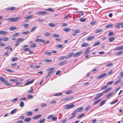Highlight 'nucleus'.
Instances as JSON below:
<instances>
[{
	"mask_svg": "<svg viewBox=\"0 0 123 123\" xmlns=\"http://www.w3.org/2000/svg\"><path fill=\"white\" fill-rule=\"evenodd\" d=\"M0 81L1 82L4 83L5 85H6L7 86L12 85V84L7 83V81L5 80V79L3 77Z\"/></svg>",
	"mask_w": 123,
	"mask_h": 123,
	"instance_id": "f257e3e1",
	"label": "nucleus"
},
{
	"mask_svg": "<svg viewBox=\"0 0 123 123\" xmlns=\"http://www.w3.org/2000/svg\"><path fill=\"white\" fill-rule=\"evenodd\" d=\"M83 53V51H81L77 52L74 54V55H73V57H77L81 55Z\"/></svg>",
	"mask_w": 123,
	"mask_h": 123,
	"instance_id": "f03ea898",
	"label": "nucleus"
},
{
	"mask_svg": "<svg viewBox=\"0 0 123 123\" xmlns=\"http://www.w3.org/2000/svg\"><path fill=\"white\" fill-rule=\"evenodd\" d=\"M20 18V17H17L16 18H12V22H16L18 21Z\"/></svg>",
	"mask_w": 123,
	"mask_h": 123,
	"instance_id": "7ed1b4c3",
	"label": "nucleus"
},
{
	"mask_svg": "<svg viewBox=\"0 0 123 123\" xmlns=\"http://www.w3.org/2000/svg\"><path fill=\"white\" fill-rule=\"evenodd\" d=\"M107 75V74L106 73L103 74L99 75L97 78L98 79H100L103 78Z\"/></svg>",
	"mask_w": 123,
	"mask_h": 123,
	"instance_id": "20e7f679",
	"label": "nucleus"
},
{
	"mask_svg": "<svg viewBox=\"0 0 123 123\" xmlns=\"http://www.w3.org/2000/svg\"><path fill=\"white\" fill-rule=\"evenodd\" d=\"M83 109V107H81L77 108L74 111H75V112L77 113L78 112H80Z\"/></svg>",
	"mask_w": 123,
	"mask_h": 123,
	"instance_id": "39448f33",
	"label": "nucleus"
},
{
	"mask_svg": "<svg viewBox=\"0 0 123 123\" xmlns=\"http://www.w3.org/2000/svg\"><path fill=\"white\" fill-rule=\"evenodd\" d=\"M77 113L75 112V111H74L71 114V115H72V116L69 118V119L70 120L73 118L75 116V115Z\"/></svg>",
	"mask_w": 123,
	"mask_h": 123,
	"instance_id": "423d86ee",
	"label": "nucleus"
},
{
	"mask_svg": "<svg viewBox=\"0 0 123 123\" xmlns=\"http://www.w3.org/2000/svg\"><path fill=\"white\" fill-rule=\"evenodd\" d=\"M47 13L45 11H41L37 12L36 14L38 15H43L46 14Z\"/></svg>",
	"mask_w": 123,
	"mask_h": 123,
	"instance_id": "0eeeda50",
	"label": "nucleus"
},
{
	"mask_svg": "<svg viewBox=\"0 0 123 123\" xmlns=\"http://www.w3.org/2000/svg\"><path fill=\"white\" fill-rule=\"evenodd\" d=\"M74 97L73 96L65 98L64 99V100L65 101H68L72 99Z\"/></svg>",
	"mask_w": 123,
	"mask_h": 123,
	"instance_id": "6e6552de",
	"label": "nucleus"
},
{
	"mask_svg": "<svg viewBox=\"0 0 123 123\" xmlns=\"http://www.w3.org/2000/svg\"><path fill=\"white\" fill-rule=\"evenodd\" d=\"M42 116L41 115H38L35 116L33 117V119H37L40 118Z\"/></svg>",
	"mask_w": 123,
	"mask_h": 123,
	"instance_id": "1a4fd4ad",
	"label": "nucleus"
},
{
	"mask_svg": "<svg viewBox=\"0 0 123 123\" xmlns=\"http://www.w3.org/2000/svg\"><path fill=\"white\" fill-rule=\"evenodd\" d=\"M123 49V46H121L116 48L115 49L116 50H120Z\"/></svg>",
	"mask_w": 123,
	"mask_h": 123,
	"instance_id": "9d476101",
	"label": "nucleus"
},
{
	"mask_svg": "<svg viewBox=\"0 0 123 123\" xmlns=\"http://www.w3.org/2000/svg\"><path fill=\"white\" fill-rule=\"evenodd\" d=\"M90 48L89 47H88L86 49L85 51L84 54H86L89 52L90 51Z\"/></svg>",
	"mask_w": 123,
	"mask_h": 123,
	"instance_id": "9b49d317",
	"label": "nucleus"
},
{
	"mask_svg": "<svg viewBox=\"0 0 123 123\" xmlns=\"http://www.w3.org/2000/svg\"><path fill=\"white\" fill-rule=\"evenodd\" d=\"M95 37V36H90L87 38V40L88 41H90L94 39Z\"/></svg>",
	"mask_w": 123,
	"mask_h": 123,
	"instance_id": "f8f14e48",
	"label": "nucleus"
},
{
	"mask_svg": "<svg viewBox=\"0 0 123 123\" xmlns=\"http://www.w3.org/2000/svg\"><path fill=\"white\" fill-rule=\"evenodd\" d=\"M113 92H111L109 93L107 96H106L105 98L108 99H109V97L111 96L113 94Z\"/></svg>",
	"mask_w": 123,
	"mask_h": 123,
	"instance_id": "ddd939ff",
	"label": "nucleus"
},
{
	"mask_svg": "<svg viewBox=\"0 0 123 123\" xmlns=\"http://www.w3.org/2000/svg\"><path fill=\"white\" fill-rule=\"evenodd\" d=\"M121 80H122L121 79V78H120L118 79L117 81L114 83V85H116L118 84L120 82H121Z\"/></svg>",
	"mask_w": 123,
	"mask_h": 123,
	"instance_id": "4468645a",
	"label": "nucleus"
},
{
	"mask_svg": "<svg viewBox=\"0 0 123 123\" xmlns=\"http://www.w3.org/2000/svg\"><path fill=\"white\" fill-rule=\"evenodd\" d=\"M33 17V15H30L24 17V18L25 19H30L32 18Z\"/></svg>",
	"mask_w": 123,
	"mask_h": 123,
	"instance_id": "2eb2a0df",
	"label": "nucleus"
},
{
	"mask_svg": "<svg viewBox=\"0 0 123 123\" xmlns=\"http://www.w3.org/2000/svg\"><path fill=\"white\" fill-rule=\"evenodd\" d=\"M53 72H54L53 71H52V72L50 71V72H48V74L47 75V76H46L45 78L46 79H47L49 77L50 75V74H52V73H53Z\"/></svg>",
	"mask_w": 123,
	"mask_h": 123,
	"instance_id": "dca6fc26",
	"label": "nucleus"
},
{
	"mask_svg": "<svg viewBox=\"0 0 123 123\" xmlns=\"http://www.w3.org/2000/svg\"><path fill=\"white\" fill-rule=\"evenodd\" d=\"M7 33V31H0V34L1 35H6Z\"/></svg>",
	"mask_w": 123,
	"mask_h": 123,
	"instance_id": "f3484780",
	"label": "nucleus"
},
{
	"mask_svg": "<svg viewBox=\"0 0 123 123\" xmlns=\"http://www.w3.org/2000/svg\"><path fill=\"white\" fill-rule=\"evenodd\" d=\"M31 119L29 117L25 118L24 120V121L26 122H28L31 121Z\"/></svg>",
	"mask_w": 123,
	"mask_h": 123,
	"instance_id": "a211bd4d",
	"label": "nucleus"
},
{
	"mask_svg": "<svg viewBox=\"0 0 123 123\" xmlns=\"http://www.w3.org/2000/svg\"><path fill=\"white\" fill-rule=\"evenodd\" d=\"M103 95V93H98L96 94V96L98 98H99L100 97Z\"/></svg>",
	"mask_w": 123,
	"mask_h": 123,
	"instance_id": "6ab92c4d",
	"label": "nucleus"
},
{
	"mask_svg": "<svg viewBox=\"0 0 123 123\" xmlns=\"http://www.w3.org/2000/svg\"><path fill=\"white\" fill-rule=\"evenodd\" d=\"M57 24H53L51 23H50L49 24V25L52 27H55L56 25H57Z\"/></svg>",
	"mask_w": 123,
	"mask_h": 123,
	"instance_id": "aec40b11",
	"label": "nucleus"
},
{
	"mask_svg": "<svg viewBox=\"0 0 123 123\" xmlns=\"http://www.w3.org/2000/svg\"><path fill=\"white\" fill-rule=\"evenodd\" d=\"M24 39L23 38H19L17 39L16 41L17 43H18L21 41H24Z\"/></svg>",
	"mask_w": 123,
	"mask_h": 123,
	"instance_id": "412c9836",
	"label": "nucleus"
},
{
	"mask_svg": "<svg viewBox=\"0 0 123 123\" xmlns=\"http://www.w3.org/2000/svg\"><path fill=\"white\" fill-rule=\"evenodd\" d=\"M17 28V27H16L12 26L9 29L11 31H13L16 29Z\"/></svg>",
	"mask_w": 123,
	"mask_h": 123,
	"instance_id": "4be33fe9",
	"label": "nucleus"
},
{
	"mask_svg": "<svg viewBox=\"0 0 123 123\" xmlns=\"http://www.w3.org/2000/svg\"><path fill=\"white\" fill-rule=\"evenodd\" d=\"M101 100H102L101 99H99L98 100L94 101V102L93 103V105H96V104L99 102L100 101H101Z\"/></svg>",
	"mask_w": 123,
	"mask_h": 123,
	"instance_id": "5701e85b",
	"label": "nucleus"
},
{
	"mask_svg": "<svg viewBox=\"0 0 123 123\" xmlns=\"http://www.w3.org/2000/svg\"><path fill=\"white\" fill-rule=\"evenodd\" d=\"M33 114L32 112L31 111H28L26 114V115L28 116H30L31 115Z\"/></svg>",
	"mask_w": 123,
	"mask_h": 123,
	"instance_id": "b1692460",
	"label": "nucleus"
},
{
	"mask_svg": "<svg viewBox=\"0 0 123 123\" xmlns=\"http://www.w3.org/2000/svg\"><path fill=\"white\" fill-rule=\"evenodd\" d=\"M34 80H33L31 81H30L29 82H28L25 84V85L26 86L29 84H31V83H32L34 82Z\"/></svg>",
	"mask_w": 123,
	"mask_h": 123,
	"instance_id": "393cba45",
	"label": "nucleus"
},
{
	"mask_svg": "<svg viewBox=\"0 0 123 123\" xmlns=\"http://www.w3.org/2000/svg\"><path fill=\"white\" fill-rule=\"evenodd\" d=\"M88 45L89 44L87 43H84L82 44L81 46L82 47H84L88 46Z\"/></svg>",
	"mask_w": 123,
	"mask_h": 123,
	"instance_id": "a878e982",
	"label": "nucleus"
},
{
	"mask_svg": "<svg viewBox=\"0 0 123 123\" xmlns=\"http://www.w3.org/2000/svg\"><path fill=\"white\" fill-rule=\"evenodd\" d=\"M123 53V51H120L118 52L117 53H116L115 54L116 55H119Z\"/></svg>",
	"mask_w": 123,
	"mask_h": 123,
	"instance_id": "bb28decb",
	"label": "nucleus"
},
{
	"mask_svg": "<svg viewBox=\"0 0 123 123\" xmlns=\"http://www.w3.org/2000/svg\"><path fill=\"white\" fill-rule=\"evenodd\" d=\"M74 54V52H72L68 54V58L71 57Z\"/></svg>",
	"mask_w": 123,
	"mask_h": 123,
	"instance_id": "cd10ccee",
	"label": "nucleus"
},
{
	"mask_svg": "<svg viewBox=\"0 0 123 123\" xmlns=\"http://www.w3.org/2000/svg\"><path fill=\"white\" fill-rule=\"evenodd\" d=\"M70 29L69 28H64L63 30L66 32H68L70 30Z\"/></svg>",
	"mask_w": 123,
	"mask_h": 123,
	"instance_id": "c85d7f7f",
	"label": "nucleus"
},
{
	"mask_svg": "<svg viewBox=\"0 0 123 123\" xmlns=\"http://www.w3.org/2000/svg\"><path fill=\"white\" fill-rule=\"evenodd\" d=\"M106 100H104L102 101V102H101L99 104V106H102L106 102Z\"/></svg>",
	"mask_w": 123,
	"mask_h": 123,
	"instance_id": "c756f323",
	"label": "nucleus"
},
{
	"mask_svg": "<svg viewBox=\"0 0 123 123\" xmlns=\"http://www.w3.org/2000/svg\"><path fill=\"white\" fill-rule=\"evenodd\" d=\"M17 109H15L13 110L12 111L10 112V114H12L15 113Z\"/></svg>",
	"mask_w": 123,
	"mask_h": 123,
	"instance_id": "7c9ffc66",
	"label": "nucleus"
},
{
	"mask_svg": "<svg viewBox=\"0 0 123 123\" xmlns=\"http://www.w3.org/2000/svg\"><path fill=\"white\" fill-rule=\"evenodd\" d=\"M5 20L6 21H11L12 22V18H8L5 19Z\"/></svg>",
	"mask_w": 123,
	"mask_h": 123,
	"instance_id": "2f4dec72",
	"label": "nucleus"
},
{
	"mask_svg": "<svg viewBox=\"0 0 123 123\" xmlns=\"http://www.w3.org/2000/svg\"><path fill=\"white\" fill-rule=\"evenodd\" d=\"M113 26V24L110 25H108L106 26L105 28H109V27H112Z\"/></svg>",
	"mask_w": 123,
	"mask_h": 123,
	"instance_id": "473e14b6",
	"label": "nucleus"
},
{
	"mask_svg": "<svg viewBox=\"0 0 123 123\" xmlns=\"http://www.w3.org/2000/svg\"><path fill=\"white\" fill-rule=\"evenodd\" d=\"M24 103L22 102H20L19 104V106L21 107H23L24 105Z\"/></svg>",
	"mask_w": 123,
	"mask_h": 123,
	"instance_id": "72a5a7b5",
	"label": "nucleus"
},
{
	"mask_svg": "<svg viewBox=\"0 0 123 123\" xmlns=\"http://www.w3.org/2000/svg\"><path fill=\"white\" fill-rule=\"evenodd\" d=\"M4 49H9V50L11 51L12 49V48H10V46H9L4 48Z\"/></svg>",
	"mask_w": 123,
	"mask_h": 123,
	"instance_id": "f704fd0d",
	"label": "nucleus"
},
{
	"mask_svg": "<svg viewBox=\"0 0 123 123\" xmlns=\"http://www.w3.org/2000/svg\"><path fill=\"white\" fill-rule=\"evenodd\" d=\"M103 31V30L102 29H99L97 30L95 32L96 33H98L100 32H101Z\"/></svg>",
	"mask_w": 123,
	"mask_h": 123,
	"instance_id": "c9c22d12",
	"label": "nucleus"
},
{
	"mask_svg": "<svg viewBox=\"0 0 123 123\" xmlns=\"http://www.w3.org/2000/svg\"><path fill=\"white\" fill-rule=\"evenodd\" d=\"M52 37H59L60 36H59V35L58 34H54L53 35H52Z\"/></svg>",
	"mask_w": 123,
	"mask_h": 123,
	"instance_id": "e433bc0d",
	"label": "nucleus"
},
{
	"mask_svg": "<svg viewBox=\"0 0 123 123\" xmlns=\"http://www.w3.org/2000/svg\"><path fill=\"white\" fill-rule=\"evenodd\" d=\"M15 9V8L14 7H12L9 8H6V10H13Z\"/></svg>",
	"mask_w": 123,
	"mask_h": 123,
	"instance_id": "4c0bfd02",
	"label": "nucleus"
},
{
	"mask_svg": "<svg viewBox=\"0 0 123 123\" xmlns=\"http://www.w3.org/2000/svg\"><path fill=\"white\" fill-rule=\"evenodd\" d=\"M2 38L3 41H6L9 40L8 38L7 37H4Z\"/></svg>",
	"mask_w": 123,
	"mask_h": 123,
	"instance_id": "58836bf2",
	"label": "nucleus"
},
{
	"mask_svg": "<svg viewBox=\"0 0 123 123\" xmlns=\"http://www.w3.org/2000/svg\"><path fill=\"white\" fill-rule=\"evenodd\" d=\"M55 68H50L48 69L47 71L52 72L51 71L54 69Z\"/></svg>",
	"mask_w": 123,
	"mask_h": 123,
	"instance_id": "ea45409f",
	"label": "nucleus"
},
{
	"mask_svg": "<svg viewBox=\"0 0 123 123\" xmlns=\"http://www.w3.org/2000/svg\"><path fill=\"white\" fill-rule=\"evenodd\" d=\"M45 118L43 119L42 120H40L39 122V123H43L45 122Z\"/></svg>",
	"mask_w": 123,
	"mask_h": 123,
	"instance_id": "a19ab883",
	"label": "nucleus"
},
{
	"mask_svg": "<svg viewBox=\"0 0 123 123\" xmlns=\"http://www.w3.org/2000/svg\"><path fill=\"white\" fill-rule=\"evenodd\" d=\"M115 26L116 28H120L121 26L119 23H118Z\"/></svg>",
	"mask_w": 123,
	"mask_h": 123,
	"instance_id": "79ce46f5",
	"label": "nucleus"
},
{
	"mask_svg": "<svg viewBox=\"0 0 123 123\" xmlns=\"http://www.w3.org/2000/svg\"><path fill=\"white\" fill-rule=\"evenodd\" d=\"M19 35V34L18 33L16 32L15 33L12 35L13 37H15V36Z\"/></svg>",
	"mask_w": 123,
	"mask_h": 123,
	"instance_id": "37998d69",
	"label": "nucleus"
},
{
	"mask_svg": "<svg viewBox=\"0 0 123 123\" xmlns=\"http://www.w3.org/2000/svg\"><path fill=\"white\" fill-rule=\"evenodd\" d=\"M37 26H35L33 27L31 30V32L34 31L36 29H37Z\"/></svg>",
	"mask_w": 123,
	"mask_h": 123,
	"instance_id": "c03bdc74",
	"label": "nucleus"
},
{
	"mask_svg": "<svg viewBox=\"0 0 123 123\" xmlns=\"http://www.w3.org/2000/svg\"><path fill=\"white\" fill-rule=\"evenodd\" d=\"M80 20L81 22H85L86 21V19L85 18H81L80 19Z\"/></svg>",
	"mask_w": 123,
	"mask_h": 123,
	"instance_id": "a18cd8bd",
	"label": "nucleus"
},
{
	"mask_svg": "<svg viewBox=\"0 0 123 123\" xmlns=\"http://www.w3.org/2000/svg\"><path fill=\"white\" fill-rule=\"evenodd\" d=\"M12 62L17 61L18 60V58L16 57L14 58H12Z\"/></svg>",
	"mask_w": 123,
	"mask_h": 123,
	"instance_id": "49530a36",
	"label": "nucleus"
},
{
	"mask_svg": "<svg viewBox=\"0 0 123 123\" xmlns=\"http://www.w3.org/2000/svg\"><path fill=\"white\" fill-rule=\"evenodd\" d=\"M36 46V44L34 43H33L31 44L30 47L31 48L34 47Z\"/></svg>",
	"mask_w": 123,
	"mask_h": 123,
	"instance_id": "de8ad7c7",
	"label": "nucleus"
},
{
	"mask_svg": "<svg viewBox=\"0 0 123 123\" xmlns=\"http://www.w3.org/2000/svg\"><path fill=\"white\" fill-rule=\"evenodd\" d=\"M73 92V91L71 90L68 91L66 92V94H70Z\"/></svg>",
	"mask_w": 123,
	"mask_h": 123,
	"instance_id": "09e8293b",
	"label": "nucleus"
},
{
	"mask_svg": "<svg viewBox=\"0 0 123 123\" xmlns=\"http://www.w3.org/2000/svg\"><path fill=\"white\" fill-rule=\"evenodd\" d=\"M51 53V52L48 51H45L44 52V54L46 55H49Z\"/></svg>",
	"mask_w": 123,
	"mask_h": 123,
	"instance_id": "8fccbe9b",
	"label": "nucleus"
},
{
	"mask_svg": "<svg viewBox=\"0 0 123 123\" xmlns=\"http://www.w3.org/2000/svg\"><path fill=\"white\" fill-rule=\"evenodd\" d=\"M84 115V113H82L81 114V115L77 117V118H80L82 117H83Z\"/></svg>",
	"mask_w": 123,
	"mask_h": 123,
	"instance_id": "3c124183",
	"label": "nucleus"
},
{
	"mask_svg": "<svg viewBox=\"0 0 123 123\" xmlns=\"http://www.w3.org/2000/svg\"><path fill=\"white\" fill-rule=\"evenodd\" d=\"M29 32L28 31H26L23 32L22 34L23 35H27L29 34Z\"/></svg>",
	"mask_w": 123,
	"mask_h": 123,
	"instance_id": "603ef678",
	"label": "nucleus"
},
{
	"mask_svg": "<svg viewBox=\"0 0 123 123\" xmlns=\"http://www.w3.org/2000/svg\"><path fill=\"white\" fill-rule=\"evenodd\" d=\"M109 40L110 42H112L114 40V37H111L109 39Z\"/></svg>",
	"mask_w": 123,
	"mask_h": 123,
	"instance_id": "864d4df0",
	"label": "nucleus"
},
{
	"mask_svg": "<svg viewBox=\"0 0 123 123\" xmlns=\"http://www.w3.org/2000/svg\"><path fill=\"white\" fill-rule=\"evenodd\" d=\"M70 108V107H69V105H67L64 107V109H68Z\"/></svg>",
	"mask_w": 123,
	"mask_h": 123,
	"instance_id": "5fc2aeb1",
	"label": "nucleus"
},
{
	"mask_svg": "<svg viewBox=\"0 0 123 123\" xmlns=\"http://www.w3.org/2000/svg\"><path fill=\"white\" fill-rule=\"evenodd\" d=\"M63 59L62 56H61L58 58V60L59 61H61Z\"/></svg>",
	"mask_w": 123,
	"mask_h": 123,
	"instance_id": "6e6d98bb",
	"label": "nucleus"
},
{
	"mask_svg": "<svg viewBox=\"0 0 123 123\" xmlns=\"http://www.w3.org/2000/svg\"><path fill=\"white\" fill-rule=\"evenodd\" d=\"M65 61H63V62H61L59 64V65L61 66H62L65 64Z\"/></svg>",
	"mask_w": 123,
	"mask_h": 123,
	"instance_id": "4d7b16f0",
	"label": "nucleus"
},
{
	"mask_svg": "<svg viewBox=\"0 0 123 123\" xmlns=\"http://www.w3.org/2000/svg\"><path fill=\"white\" fill-rule=\"evenodd\" d=\"M108 86L107 85L104 86L101 88V90H102L103 89H104L106 88Z\"/></svg>",
	"mask_w": 123,
	"mask_h": 123,
	"instance_id": "13d9d810",
	"label": "nucleus"
},
{
	"mask_svg": "<svg viewBox=\"0 0 123 123\" xmlns=\"http://www.w3.org/2000/svg\"><path fill=\"white\" fill-rule=\"evenodd\" d=\"M76 33H79L80 32V30L79 29H77L74 31Z\"/></svg>",
	"mask_w": 123,
	"mask_h": 123,
	"instance_id": "bf43d9fd",
	"label": "nucleus"
},
{
	"mask_svg": "<svg viewBox=\"0 0 123 123\" xmlns=\"http://www.w3.org/2000/svg\"><path fill=\"white\" fill-rule=\"evenodd\" d=\"M100 43V42H97L95 43L93 45V46H94L96 45H98Z\"/></svg>",
	"mask_w": 123,
	"mask_h": 123,
	"instance_id": "052dcab7",
	"label": "nucleus"
},
{
	"mask_svg": "<svg viewBox=\"0 0 123 123\" xmlns=\"http://www.w3.org/2000/svg\"><path fill=\"white\" fill-rule=\"evenodd\" d=\"M112 65V63H109L107 64L106 65V67H109Z\"/></svg>",
	"mask_w": 123,
	"mask_h": 123,
	"instance_id": "680f3d73",
	"label": "nucleus"
},
{
	"mask_svg": "<svg viewBox=\"0 0 123 123\" xmlns=\"http://www.w3.org/2000/svg\"><path fill=\"white\" fill-rule=\"evenodd\" d=\"M23 26L25 28H27L28 27L29 25L27 24H25Z\"/></svg>",
	"mask_w": 123,
	"mask_h": 123,
	"instance_id": "e2e57ef3",
	"label": "nucleus"
},
{
	"mask_svg": "<svg viewBox=\"0 0 123 123\" xmlns=\"http://www.w3.org/2000/svg\"><path fill=\"white\" fill-rule=\"evenodd\" d=\"M18 100V98H16L12 100V102H14L17 101Z\"/></svg>",
	"mask_w": 123,
	"mask_h": 123,
	"instance_id": "0e129e2a",
	"label": "nucleus"
},
{
	"mask_svg": "<svg viewBox=\"0 0 123 123\" xmlns=\"http://www.w3.org/2000/svg\"><path fill=\"white\" fill-rule=\"evenodd\" d=\"M41 105L42 107H44L47 106V104L45 103H42L41 104Z\"/></svg>",
	"mask_w": 123,
	"mask_h": 123,
	"instance_id": "69168bd1",
	"label": "nucleus"
},
{
	"mask_svg": "<svg viewBox=\"0 0 123 123\" xmlns=\"http://www.w3.org/2000/svg\"><path fill=\"white\" fill-rule=\"evenodd\" d=\"M62 93H57V94H55L54 95V96H59L60 95H62Z\"/></svg>",
	"mask_w": 123,
	"mask_h": 123,
	"instance_id": "338daca9",
	"label": "nucleus"
},
{
	"mask_svg": "<svg viewBox=\"0 0 123 123\" xmlns=\"http://www.w3.org/2000/svg\"><path fill=\"white\" fill-rule=\"evenodd\" d=\"M57 119V117H53L52 119L53 121H55Z\"/></svg>",
	"mask_w": 123,
	"mask_h": 123,
	"instance_id": "774afa93",
	"label": "nucleus"
}]
</instances>
